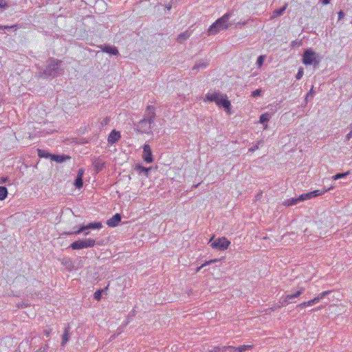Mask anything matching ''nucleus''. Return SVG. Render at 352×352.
I'll return each mask as SVG.
<instances>
[{
    "label": "nucleus",
    "instance_id": "nucleus-15",
    "mask_svg": "<svg viewBox=\"0 0 352 352\" xmlns=\"http://www.w3.org/2000/svg\"><path fill=\"white\" fill-rule=\"evenodd\" d=\"M331 292V290L324 291L320 294H319L316 297L311 300V303L314 305L318 303L320 300L324 298L325 296L329 295Z\"/></svg>",
    "mask_w": 352,
    "mask_h": 352
},
{
    "label": "nucleus",
    "instance_id": "nucleus-56",
    "mask_svg": "<svg viewBox=\"0 0 352 352\" xmlns=\"http://www.w3.org/2000/svg\"><path fill=\"white\" fill-rule=\"evenodd\" d=\"M115 338V336H111V338Z\"/></svg>",
    "mask_w": 352,
    "mask_h": 352
},
{
    "label": "nucleus",
    "instance_id": "nucleus-44",
    "mask_svg": "<svg viewBox=\"0 0 352 352\" xmlns=\"http://www.w3.org/2000/svg\"><path fill=\"white\" fill-rule=\"evenodd\" d=\"M338 20H341L344 16V13L342 10L338 12Z\"/></svg>",
    "mask_w": 352,
    "mask_h": 352
},
{
    "label": "nucleus",
    "instance_id": "nucleus-34",
    "mask_svg": "<svg viewBox=\"0 0 352 352\" xmlns=\"http://www.w3.org/2000/svg\"><path fill=\"white\" fill-rule=\"evenodd\" d=\"M261 92H262L261 89H256L254 91H252V96L254 98L260 96L261 94Z\"/></svg>",
    "mask_w": 352,
    "mask_h": 352
},
{
    "label": "nucleus",
    "instance_id": "nucleus-45",
    "mask_svg": "<svg viewBox=\"0 0 352 352\" xmlns=\"http://www.w3.org/2000/svg\"><path fill=\"white\" fill-rule=\"evenodd\" d=\"M231 346H221V351H226V350H229L230 351V347Z\"/></svg>",
    "mask_w": 352,
    "mask_h": 352
},
{
    "label": "nucleus",
    "instance_id": "nucleus-23",
    "mask_svg": "<svg viewBox=\"0 0 352 352\" xmlns=\"http://www.w3.org/2000/svg\"><path fill=\"white\" fill-rule=\"evenodd\" d=\"M304 291H305V288L304 287H300V289L298 290L294 294H287V298H289V300H292L294 298H298V297H299L303 293Z\"/></svg>",
    "mask_w": 352,
    "mask_h": 352
},
{
    "label": "nucleus",
    "instance_id": "nucleus-58",
    "mask_svg": "<svg viewBox=\"0 0 352 352\" xmlns=\"http://www.w3.org/2000/svg\"><path fill=\"white\" fill-rule=\"evenodd\" d=\"M115 338V336H111V338Z\"/></svg>",
    "mask_w": 352,
    "mask_h": 352
},
{
    "label": "nucleus",
    "instance_id": "nucleus-42",
    "mask_svg": "<svg viewBox=\"0 0 352 352\" xmlns=\"http://www.w3.org/2000/svg\"><path fill=\"white\" fill-rule=\"evenodd\" d=\"M83 174H84L83 169H82V168L79 169L78 171L77 177L82 178Z\"/></svg>",
    "mask_w": 352,
    "mask_h": 352
},
{
    "label": "nucleus",
    "instance_id": "nucleus-37",
    "mask_svg": "<svg viewBox=\"0 0 352 352\" xmlns=\"http://www.w3.org/2000/svg\"><path fill=\"white\" fill-rule=\"evenodd\" d=\"M302 75H303V69L300 68L298 69V72L296 76V79H298V80L302 78Z\"/></svg>",
    "mask_w": 352,
    "mask_h": 352
},
{
    "label": "nucleus",
    "instance_id": "nucleus-41",
    "mask_svg": "<svg viewBox=\"0 0 352 352\" xmlns=\"http://www.w3.org/2000/svg\"><path fill=\"white\" fill-rule=\"evenodd\" d=\"M352 138V130L346 135L345 136V140L346 141H349L350 139Z\"/></svg>",
    "mask_w": 352,
    "mask_h": 352
},
{
    "label": "nucleus",
    "instance_id": "nucleus-39",
    "mask_svg": "<svg viewBox=\"0 0 352 352\" xmlns=\"http://www.w3.org/2000/svg\"><path fill=\"white\" fill-rule=\"evenodd\" d=\"M48 349V346L45 344L43 346L40 347L36 352H46Z\"/></svg>",
    "mask_w": 352,
    "mask_h": 352
},
{
    "label": "nucleus",
    "instance_id": "nucleus-8",
    "mask_svg": "<svg viewBox=\"0 0 352 352\" xmlns=\"http://www.w3.org/2000/svg\"><path fill=\"white\" fill-rule=\"evenodd\" d=\"M102 225L100 222H93V223H89L86 226H80L78 230H77L76 231L67 232L66 234H80L85 230H89V229L99 230V229L102 228Z\"/></svg>",
    "mask_w": 352,
    "mask_h": 352
},
{
    "label": "nucleus",
    "instance_id": "nucleus-57",
    "mask_svg": "<svg viewBox=\"0 0 352 352\" xmlns=\"http://www.w3.org/2000/svg\"><path fill=\"white\" fill-rule=\"evenodd\" d=\"M115 338V336H111V338Z\"/></svg>",
    "mask_w": 352,
    "mask_h": 352
},
{
    "label": "nucleus",
    "instance_id": "nucleus-14",
    "mask_svg": "<svg viewBox=\"0 0 352 352\" xmlns=\"http://www.w3.org/2000/svg\"><path fill=\"white\" fill-rule=\"evenodd\" d=\"M253 345H241L238 347L231 346L230 347V352H243L246 350L252 349Z\"/></svg>",
    "mask_w": 352,
    "mask_h": 352
},
{
    "label": "nucleus",
    "instance_id": "nucleus-48",
    "mask_svg": "<svg viewBox=\"0 0 352 352\" xmlns=\"http://www.w3.org/2000/svg\"><path fill=\"white\" fill-rule=\"evenodd\" d=\"M330 1H331V0H323V1H322V3H323L324 5H327V4H329V3H330Z\"/></svg>",
    "mask_w": 352,
    "mask_h": 352
},
{
    "label": "nucleus",
    "instance_id": "nucleus-7",
    "mask_svg": "<svg viewBox=\"0 0 352 352\" xmlns=\"http://www.w3.org/2000/svg\"><path fill=\"white\" fill-rule=\"evenodd\" d=\"M214 237H212L210 240V245L212 248L218 250L219 251H224L227 250L230 244V241H228L226 237H219L212 241Z\"/></svg>",
    "mask_w": 352,
    "mask_h": 352
},
{
    "label": "nucleus",
    "instance_id": "nucleus-16",
    "mask_svg": "<svg viewBox=\"0 0 352 352\" xmlns=\"http://www.w3.org/2000/svg\"><path fill=\"white\" fill-rule=\"evenodd\" d=\"M93 165H94V169L97 172H99V171L102 170L103 169V168L104 167V162L100 159H97L94 162Z\"/></svg>",
    "mask_w": 352,
    "mask_h": 352
},
{
    "label": "nucleus",
    "instance_id": "nucleus-50",
    "mask_svg": "<svg viewBox=\"0 0 352 352\" xmlns=\"http://www.w3.org/2000/svg\"><path fill=\"white\" fill-rule=\"evenodd\" d=\"M8 180V177H3L2 178V182H6Z\"/></svg>",
    "mask_w": 352,
    "mask_h": 352
},
{
    "label": "nucleus",
    "instance_id": "nucleus-6",
    "mask_svg": "<svg viewBox=\"0 0 352 352\" xmlns=\"http://www.w3.org/2000/svg\"><path fill=\"white\" fill-rule=\"evenodd\" d=\"M96 241L93 239H84L75 241L70 244L72 250H81L87 248H92L95 245Z\"/></svg>",
    "mask_w": 352,
    "mask_h": 352
},
{
    "label": "nucleus",
    "instance_id": "nucleus-12",
    "mask_svg": "<svg viewBox=\"0 0 352 352\" xmlns=\"http://www.w3.org/2000/svg\"><path fill=\"white\" fill-rule=\"evenodd\" d=\"M100 48L102 52L118 56L119 54V52L118 49L114 46L111 45H101Z\"/></svg>",
    "mask_w": 352,
    "mask_h": 352
},
{
    "label": "nucleus",
    "instance_id": "nucleus-32",
    "mask_svg": "<svg viewBox=\"0 0 352 352\" xmlns=\"http://www.w3.org/2000/svg\"><path fill=\"white\" fill-rule=\"evenodd\" d=\"M312 305H313V304L311 303V300H309L307 302H302V303L299 304L298 305V307H300V308H305L306 307L312 306Z\"/></svg>",
    "mask_w": 352,
    "mask_h": 352
},
{
    "label": "nucleus",
    "instance_id": "nucleus-46",
    "mask_svg": "<svg viewBox=\"0 0 352 352\" xmlns=\"http://www.w3.org/2000/svg\"><path fill=\"white\" fill-rule=\"evenodd\" d=\"M43 333H45V335L47 337H48V336H50V335L51 330H49V329L44 330Z\"/></svg>",
    "mask_w": 352,
    "mask_h": 352
},
{
    "label": "nucleus",
    "instance_id": "nucleus-27",
    "mask_svg": "<svg viewBox=\"0 0 352 352\" xmlns=\"http://www.w3.org/2000/svg\"><path fill=\"white\" fill-rule=\"evenodd\" d=\"M270 120V116L268 113H263L260 116L259 122L263 124L267 122Z\"/></svg>",
    "mask_w": 352,
    "mask_h": 352
},
{
    "label": "nucleus",
    "instance_id": "nucleus-35",
    "mask_svg": "<svg viewBox=\"0 0 352 352\" xmlns=\"http://www.w3.org/2000/svg\"><path fill=\"white\" fill-rule=\"evenodd\" d=\"M260 144H261V142H258L256 144H254V146H252L251 148H249V151L254 152V151H256L258 148Z\"/></svg>",
    "mask_w": 352,
    "mask_h": 352
},
{
    "label": "nucleus",
    "instance_id": "nucleus-29",
    "mask_svg": "<svg viewBox=\"0 0 352 352\" xmlns=\"http://www.w3.org/2000/svg\"><path fill=\"white\" fill-rule=\"evenodd\" d=\"M82 178L76 177L74 185L77 188H80L82 186Z\"/></svg>",
    "mask_w": 352,
    "mask_h": 352
},
{
    "label": "nucleus",
    "instance_id": "nucleus-10",
    "mask_svg": "<svg viewBox=\"0 0 352 352\" xmlns=\"http://www.w3.org/2000/svg\"><path fill=\"white\" fill-rule=\"evenodd\" d=\"M142 159L146 163H152L153 162L152 151L148 144H144L143 146Z\"/></svg>",
    "mask_w": 352,
    "mask_h": 352
},
{
    "label": "nucleus",
    "instance_id": "nucleus-52",
    "mask_svg": "<svg viewBox=\"0 0 352 352\" xmlns=\"http://www.w3.org/2000/svg\"><path fill=\"white\" fill-rule=\"evenodd\" d=\"M199 185V184H195L192 186V188H197Z\"/></svg>",
    "mask_w": 352,
    "mask_h": 352
},
{
    "label": "nucleus",
    "instance_id": "nucleus-13",
    "mask_svg": "<svg viewBox=\"0 0 352 352\" xmlns=\"http://www.w3.org/2000/svg\"><path fill=\"white\" fill-rule=\"evenodd\" d=\"M120 221H121V215L120 214L117 213L115 215H113L111 219L107 220V224L109 227L113 228V227L117 226L119 224V223L120 222Z\"/></svg>",
    "mask_w": 352,
    "mask_h": 352
},
{
    "label": "nucleus",
    "instance_id": "nucleus-1",
    "mask_svg": "<svg viewBox=\"0 0 352 352\" xmlns=\"http://www.w3.org/2000/svg\"><path fill=\"white\" fill-rule=\"evenodd\" d=\"M204 101L214 102L217 106L223 107L228 114L231 113V103L230 100H228L226 94H221L219 91L208 92L205 96Z\"/></svg>",
    "mask_w": 352,
    "mask_h": 352
},
{
    "label": "nucleus",
    "instance_id": "nucleus-22",
    "mask_svg": "<svg viewBox=\"0 0 352 352\" xmlns=\"http://www.w3.org/2000/svg\"><path fill=\"white\" fill-rule=\"evenodd\" d=\"M50 157L52 160L56 162H62L65 159H69V157L68 156L65 155H51Z\"/></svg>",
    "mask_w": 352,
    "mask_h": 352
},
{
    "label": "nucleus",
    "instance_id": "nucleus-33",
    "mask_svg": "<svg viewBox=\"0 0 352 352\" xmlns=\"http://www.w3.org/2000/svg\"><path fill=\"white\" fill-rule=\"evenodd\" d=\"M218 261H219V259H217V258L212 259V260L206 261L204 264L201 265V267H205L206 265H209L212 263H214Z\"/></svg>",
    "mask_w": 352,
    "mask_h": 352
},
{
    "label": "nucleus",
    "instance_id": "nucleus-26",
    "mask_svg": "<svg viewBox=\"0 0 352 352\" xmlns=\"http://www.w3.org/2000/svg\"><path fill=\"white\" fill-rule=\"evenodd\" d=\"M349 175V171H347V172L343 173H338V174L332 176V179L333 180H337L339 179L344 178L346 176H348Z\"/></svg>",
    "mask_w": 352,
    "mask_h": 352
},
{
    "label": "nucleus",
    "instance_id": "nucleus-3",
    "mask_svg": "<svg viewBox=\"0 0 352 352\" xmlns=\"http://www.w3.org/2000/svg\"><path fill=\"white\" fill-rule=\"evenodd\" d=\"M334 187L332 186L328 188H324L323 190H315L314 191L302 194L297 198H292L286 200L285 201V205L287 206H294L298 204L300 201H303L305 200L311 199L314 197L324 195L325 192L329 191L333 189Z\"/></svg>",
    "mask_w": 352,
    "mask_h": 352
},
{
    "label": "nucleus",
    "instance_id": "nucleus-19",
    "mask_svg": "<svg viewBox=\"0 0 352 352\" xmlns=\"http://www.w3.org/2000/svg\"><path fill=\"white\" fill-rule=\"evenodd\" d=\"M190 36V32L188 31L184 32L181 34H179L177 36V41L180 43H182L184 41H185L187 38H188Z\"/></svg>",
    "mask_w": 352,
    "mask_h": 352
},
{
    "label": "nucleus",
    "instance_id": "nucleus-51",
    "mask_svg": "<svg viewBox=\"0 0 352 352\" xmlns=\"http://www.w3.org/2000/svg\"><path fill=\"white\" fill-rule=\"evenodd\" d=\"M85 235H88L89 234V232L85 230L83 232Z\"/></svg>",
    "mask_w": 352,
    "mask_h": 352
},
{
    "label": "nucleus",
    "instance_id": "nucleus-24",
    "mask_svg": "<svg viewBox=\"0 0 352 352\" xmlns=\"http://www.w3.org/2000/svg\"><path fill=\"white\" fill-rule=\"evenodd\" d=\"M208 65V63L207 61H201L198 63H196L193 67L192 69H199L200 68H206Z\"/></svg>",
    "mask_w": 352,
    "mask_h": 352
},
{
    "label": "nucleus",
    "instance_id": "nucleus-5",
    "mask_svg": "<svg viewBox=\"0 0 352 352\" xmlns=\"http://www.w3.org/2000/svg\"><path fill=\"white\" fill-rule=\"evenodd\" d=\"M60 63L61 61L58 59L50 58L47 60V66L45 69L43 71V74L45 76L52 78L58 76L60 74L59 66Z\"/></svg>",
    "mask_w": 352,
    "mask_h": 352
},
{
    "label": "nucleus",
    "instance_id": "nucleus-28",
    "mask_svg": "<svg viewBox=\"0 0 352 352\" xmlns=\"http://www.w3.org/2000/svg\"><path fill=\"white\" fill-rule=\"evenodd\" d=\"M265 59V56H264V55H261L258 57L257 60H256V65H258V67H261Z\"/></svg>",
    "mask_w": 352,
    "mask_h": 352
},
{
    "label": "nucleus",
    "instance_id": "nucleus-36",
    "mask_svg": "<svg viewBox=\"0 0 352 352\" xmlns=\"http://www.w3.org/2000/svg\"><path fill=\"white\" fill-rule=\"evenodd\" d=\"M314 94H315V92L314 91L313 88H311V90L307 93V94L305 97L306 102H307L308 98L309 97L312 98L314 96Z\"/></svg>",
    "mask_w": 352,
    "mask_h": 352
},
{
    "label": "nucleus",
    "instance_id": "nucleus-20",
    "mask_svg": "<svg viewBox=\"0 0 352 352\" xmlns=\"http://www.w3.org/2000/svg\"><path fill=\"white\" fill-rule=\"evenodd\" d=\"M289 298H287V295L285 296H282L278 302L276 304V307H282L286 306L289 303Z\"/></svg>",
    "mask_w": 352,
    "mask_h": 352
},
{
    "label": "nucleus",
    "instance_id": "nucleus-21",
    "mask_svg": "<svg viewBox=\"0 0 352 352\" xmlns=\"http://www.w3.org/2000/svg\"><path fill=\"white\" fill-rule=\"evenodd\" d=\"M287 7V5L285 4V6L283 7H282L281 8L275 10L274 11H273L272 17L275 18V17L281 16L285 11Z\"/></svg>",
    "mask_w": 352,
    "mask_h": 352
},
{
    "label": "nucleus",
    "instance_id": "nucleus-2",
    "mask_svg": "<svg viewBox=\"0 0 352 352\" xmlns=\"http://www.w3.org/2000/svg\"><path fill=\"white\" fill-rule=\"evenodd\" d=\"M232 12H227L221 17L218 19L209 27L208 30V34L214 35L221 30L228 29L230 26L229 20L232 16Z\"/></svg>",
    "mask_w": 352,
    "mask_h": 352
},
{
    "label": "nucleus",
    "instance_id": "nucleus-43",
    "mask_svg": "<svg viewBox=\"0 0 352 352\" xmlns=\"http://www.w3.org/2000/svg\"><path fill=\"white\" fill-rule=\"evenodd\" d=\"M221 351V346H215L213 349L210 350L209 352H219Z\"/></svg>",
    "mask_w": 352,
    "mask_h": 352
},
{
    "label": "nucleus",
    "instance_id": "nucleus-47",
    "mask_svg": "<svg viewBox=\"0 0 352 352\" xmlns=\"http://www.w3.org/2000/svg\"><path fill=\"white\" fill-rule=\"evenodd\" d=\"M280 307H276V305H274L273 307H272L271 308H270L269 309H270V311H274V310H276V309H280Z\"/></svg>",
    "mask_w": 352,
    "mask_h": 352
},
{
    "label": "nucleus",
    "instance_id": "nucleus-4",
    "mask_svg": "<svg viewBox=\"0 0 352 352\" xmlns=\"http://www.w3.org/2000/svg\"><path fill=\"white\" fill-rule=\"evenodd\" d=\"M155 117V108L154 106L148 105L145 110L144 118L140 121L138 126L140 128H145L144 131L146 132V129L151 130V124L154 122Z\"/></svg>",
    "mask_w": 352,
    "mask_h": 352
},
{
    "label": "nucleus",
    "instance_id": "nucleus-54",
    "mask_svg": "<svg viewBox=\"0 0 352 352\" xmlns=\"http://www.w3.org/2000/svg\"><path fill=\"white\" fill-rule=\"evenodd\" d=\"M108 122L107 119H106L105 120H104V122H105V124H107Z\"/></svg>",
    "mask_w": 352,
    "mask_h": 352
},
{
    "label": "nucleus",
    "instance_id": "nucleus-18",
    "mask_svg": "<svg viewBox=\"0 0 352 352\" xmlns=\"http://www.w3.org/2000/svg\"><path fill=\"white\" fill-rule=\"evenodd\" d=\"M151 167L149 168H146V167H144L142 166V165L140 164H137L135 166V170L138 172H139L140 173H143L146 177L148 176V172L149 170H151Z\"/></svg>",
    "mask_w": 352,
    "mask_h": 352
},
{
    "label": "nucleus",
    "instance_id": "nucleus-40",
    "mask_svg": "<svg viewBox=\"0 0 352 352\" xmlns=\"http://www.w3.org/2000/svg\"><path fill=\"white\" fill-rule=\"evenodd\" d=\"M8 7V4L5 0H0V8H6Z\"/></svg>",
    "mask_w": 352,
    "mask_h": 352
},
{
    "label": "nucleus",
    "instance_id": "nucleus-9",
    "mask_svg": "<svg viewBox=\"0 0 352 352\" xmlns=\"http://www.w3.org/2000/svg\"><path fill=\"white\" fill-rule=\"evenodd\" d=\"M302 62L305 65H317L319 63L316 60V53L311 50H307L304 52Z\"/></svg>",
    "mask_w": 352,
    "mask_h": 352
},
{
    "label": "nucleus",
    "instance_id": "nucleus-25",
    "mask_svg": "<svg viewBox=\"0 0 352 352\" xmlns=\"http://www.w3.org/2000/svg\"><path fill=\"white\" fill-rule=\"evenodd\" d=\"M8 195V190L4 186H0V200H4Z\"/></svg>",
    "mask_w": 352,
    "mask_h": 352
},
{
    "label": "nucleus",
    "instance_id": "nucleus-38",
    "mask_svg": "<svg viewBox=\"0 0 352 352\" xmlns=\"http://www.w3.org/2000/svg\"><path fill=\"white\" fill-rule=\"evenodd\" d=\"M16 25H11V26H9V25H0V29L1 30H10V29H12V28H16Z\"/></svg>",
    "mask_w": 352,
    "mask_h": 352
},
{
    "label": "nucleus",
    "instance_id": "nucleus-30",
    "mask_svg": "<svg viewBox=\"0 0 352 352\" xmlns=\"http://www.w3.org/2000/svg\"><path fill=\"white\" fill-rule=\"evenodd\" d=\"M38 156L41 157H50V154L47 153L45 151L38 149Z\"/></svg>",
    "mask_w": 352,
    "mask_h": 352
},
{
    "label": "nucleus",
    "instance_id": "nucleus-49",
    "mask_svg": "<svg viewBox=\"0 0 352 352\" xmlns=\"http://www.w3.org/2000/svg\"><path fill=\"white\" fill-rule=\"evenodd\" d=\"M203 267H201V265L200 267H197V268L196 269V272H197H197H199L201 270V268H203Z\"/></svg>",
    "mask_w": 352,
    "mask_h": 352
},
{
    "label": "nucleus",
    "instance_id": "nucleus-11",
    "mask_svg": "<svg viewBox=\"0 0 352 352\" xmlns=\"http://www.w3.org/2000/svg\"><path fill=\"white\" fill-rule=\"evenodd\" d=\"M120 133L116 130H113L108 136V142L110 144H113L117 142L120 138Z\"/></svg>",
    "mask_w": 352,
    "mask_h": 352
},
{
    "label": "nucleus",
    "instance_id": "nucleus-17",
    "mask_svg": "<svg viewBox=\"0 0 352 352\" xmlns=\"http://www.w3.org/2000/svg\"><path fill=\"white\" fill-rule=\"evenodd\" d=\"M69 330H70V328L69 326H67V327L65 328L64 333H63V338H62V342H61L62 345H65L69 340Z\"/></svg>",
    "mask_w": 352,
    "mask_h": 352
},
{
    "label": "nucleus",
    "instance_id": "nucleus-53",
    "mask_svg": "<svg viewBox=\"0 0 352 352\" xmlns=\"http://www.w3.org/2000/svg\"><path fill=\"white\" fill-rule=\"evenodd\" d=\"M166 8H167V9H168V10H170V8H171V6H167Z\"/></svg>",
    "mask_w": 352,
    "mask_h": 352
},
{
    "label": "nucleus",
    "instance_id": "nucleus-55",
    "mask_svg": "<svg viewBox=\"0 0 352 352\" xmlns=\"http://www.w3.org/2000/svg\"><path fill=\"white\" fill-rule=\"evenodd\" d=\"M108 122L107 119H106L105 120H104V122H105V124H107Z\"/></svg>",
    "mask_w": 352,
    "mask_h": 352
},
{
    "label": "nucleus",
    "instance_id": "nucleus-31",
    "mask_svg": "<svg viewBox=\"0 0 352 352\" xmlns=\"http://www.w3.org/2000/svg\"><path fill=\"white\" fill-rule=\"evenodd\" d=\"M102 292V290H97V291L94 293V298H95L96 300H100L101 299Z\"/></svg>",
    "mask_w": 352,
    "mask_h": 352
}]
</instances>
